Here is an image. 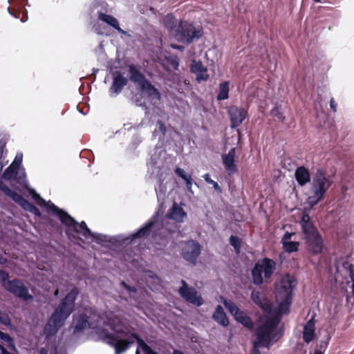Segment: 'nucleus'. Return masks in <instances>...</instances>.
Here are the masks:
<instances>
[{
  "mask_svg": "<svg viewBox=\"0 0 354 354\" xmlns=\"http://www.w3.org/2000/svg\"><path fill=\"white\" fill-rule=\"evenodd\" d=\"M297 284L296 279L289 274L284 275L276 286L275 299L277 303V314L267 317L257 327V339L254 341L255 346L269 348L277 342L283 335L282 328H278L281 316L290 311L292 299V292Z\"/></svg>",
  "mask_w": 354,
  "mask_h": 354,
  "instance_id": "nucleus-1",
  "label": "nucleus"
},
{
  "mask_svg": "<svg viewBox=\"0 0 354 354\" xmlns=\"http://www.w3.org/2000/svg\"><path fill=\"white\" fill-rule=\"evenodd\" d=\"M67 220L64 225L66 227V233L68 237L71 232L80 236L82 242L91 241L102 246L120 247L130 243L136 239L147 237L151 232L156 233L161 223L158 221V214L156 212L147 223L140 227L136 232L125 236L123 234L109 236L104 234L92 232L84 221L77 222L71 215H66Z\"/></svg>",
  "mask_w": 354,
  "mask_h": 354,
  "instance_id": "nucleus-2",
  "label": "nucleus"
},
{
  "mask_svg": "<svg viewBox=\"0 0 354 354\" xmlns=\"http://www.w3.org/2000/svg\"><path fill=\"white\" fill-rule=\"evenodd\" d=\"M111 330L115 334L107 330L102 329L99 332L100 338L106 344L115 348V354H121L127 351L136 341L138 348H141L145 354H158L153 350L138 334L131 333L129 328L122 324H113Z\"/></svg>",
  "mask_w": 354,
  "mask_h": 354,
  "instance_id": "nucleus-3",
  "label": "nucleus"
},
{
  "mask_svg": "<svg viewBox=\"0 0 354 354\" xmlns=\"http://www.w3.org/2000/svg\"><path fill=\"white\" fill-rule=\"evenodd\" d=\"M79 294V289L73 287L60 301L44 326V333L46 338L54 336L64 325L66 320L75 310V301Z\"/></svg>",
  "mask_w": 354,
  "mask_h": 354,
  "instance_id": "nucleus-4",
  "label": "nucleus"
},
{
  "mask_svg": "<svg viewBox=\"0 0 354 354\" xmlns=\"http://www.w3.org/2000/svg\"><path fill=\"white\" fill-rule=\"evenodd\" d=\"M333 184V180L323 167L317 168L313 174L306 203L311 208L324 200L326 194Z\"/></svg>",
  "mask_w": 354,
  "mask_h": 354,
  "instance_id": "nucleus-5",
  "label": "nucleus"
},
{
  "mask_svg": "<svg viewBox=\"0 0 354 354\" xmlns=\"http://www.w3.org/2000/svg\"><path fill=\"white\" fill-rule=\"evenodd\" d=\"M307 250L314 254H320L324 248V240L318 230L311 221L310 216L304 213L299 221Z\"/></svg>",
  "mask_w": 354,
  "mask_h": 354,
  "instance_id": "nucleus-6",
  "label": "nucleus"
},
{
  "mask_svg": "<svg viewBox=\"0 0 354 354\" xmlns=\"http://www.w3.org/2000/svg\"><path fill=\"white\" fill-rule=\"evenodd\" d=\"M203 36V31L185 20H179L178 26L174 37L176 41L186 45L193 43Z\"/></svg>",
  "mask_w": 354,
  "mask_h": 354,
  "instance_id": "nucleus-7",
  "label": "nucleus"
},
{
  "mask_svg": "<svg viewBox=\"0 0 354 354\" xmlns=\"http://www.w3.org/2000/svg\"><path fill=\"white\" fill-rule=\"evenodd\" d=\"M167 152L162 147L156 146L149 161L147 162L148 172L154 178H162L165 169Z\"/></svg>",
  "mask_w": 354,
  "mask_h": 354,
  "instance_id": "nucleus-8",
  "label": "nucleus"
},
{
  "mask_svg": "<svg viewBox=\"0 0 354 354\" xmlns=\"http://www.w3.org/2000/svg\"><path fill=\"white\" fill-rule=\"evenodd\" d=\"M221 300L224 306L237 322L241 324L244 327L248 329L253 328L254 323L252 319L244 311L241 310L234 302L226 299L223 297H221Z\"/></svg>",
  "mask_w": 354,
  "mask_h": 354,
  "instance_id": "nucleus-9",
  "label": "nucleus"
},
{
  "mask_svg": "<svg viewBox=\"0 0 354 354\" xmlns=\"http://www.w3.org/2000/svg\"><path fill=\"white\" fill-rule=\"evenodd\" d=\"M342 193L343 198L348 202L354 201V161L346 167V171L342 179Z\"/></svg>",
  "mask_w": 354,
  "mask_h": 354,
  "instance_id": "nucleus-10",
  "label": "nucleus"
},
{
  "mask_svg": "<svg viewBox=\"0 0 354 354\" xmlns=\"http://www.w3.org/2000/svg\"><path fill=\"white\" fill-rule=\"evenodd\" d=\"M29 193L32 196L33 200H35L40 206L46 207V210L48 212H50L52 214L56 216L60 222L64 225L65 221L67 220L66 215H70L67 212L64 211L62 209H60L54 203H53L50 201H46L44 198H42L39 194L36 192V191L31 188L29 189Z\"/></svg>",
  "mask_w": 354,
  "mask_h": 354,
  "instance_id": "nucleus-11",
  "label": "nucleus"
},
{
  "mask_svg": "<svg viewBox=\"0 0 354 354\" xmlns=\"http://www.w3.org/2000/svg\"><path fill=\"white\" fill-rule=\"evenodd\" d=\"M201 250L202 247L196 240L189 239L185 242L180 255L185 261L196 266Z\"/></svg>",
  "mask_w": 354,
  "mask_h": 354,
  "instance_id": "nucleus-12",
  "label": "nucleus"
},
{
  "mask_svg": "<svg viewBox=\"0 0 354 354\" xmlns=\"http://www.w3.org/2000/svg\"><path fill=\"white\" fill-rule=\"evenodd\" d=\"M181 287L178 289V294L186 301L199 307L203 304V299L198 291L189 286L183 279L180 281Z\"/></svg>",
  "mask_w": 354,
  "mask_h": 354,
  "instance_id": "nucleus-13",
  "label": "nucleus"
},
{
  "mask_svg": "<svg viewBox=\"0 0 354 354\" xmlns=\"http://www.w3.org/2000/svg\"><path fill=\"white\" fill-rule=\"evenodd\" d=\"M4 288L25 301L33 299V297L29 293L28 288L19 279L10 280Z\"/></svg>",
  "mask_w": 354,
  "mask_h": 354,
  "instance_id": "nucleus-14",
  "label": "nucleus"
},
{
  "mask_svg": "<svg viewBox=\"0 0 354 354\" xmlns=\"http://www.w3.org/2000/svg\"><path fill=\"white\" fill-rule=\"evenodd\" d=\"M109 12H111L109 6L103 0H93L87 10L88 15L91 20H95L97 17L100 20L103 15Z\"/></svg>",
  "mask_w": 354,
  "mask_h": 354,
  "instance_id": "nucleus-15",
  "label": "nucleus"
},
{
  "mask_svg": "<svg viewBox=\"0 0 354 354\" xmlns=\"http://www.w3.org/2000/svg\"><path fill=\"white\" fill-rule=\"evenodd\" d=\"M231 122V128L235 129L240 126L247 115V111L241 107L231 106L227 110Z\"/></svg>",
  "mask_w": 354,
  "mask_h": 354,
  "instance_id": "nucleus-16",
  "label": "nucleus"
},
{
  "mask_svg": "<svg viewBox=\"0 0 354 354\" xmlns=\"http://www.w3.org/2000/svg\"><path fill=\"white\" fill-rule=\"evenodd\" d=\"M128 80L120 72H115L113 76V82L109 88V95L111 97L118 95L123 88L127 84Z\"/></svg>",
  "mask_w": 354,
  "mask_h": 354,
  "instance_id": "nucleus-17",
  "label": "nucleus"
},
{
  "mask_svg": "<svg viewBox=\"0 0 354 354\" xmlns=\"http://www.w3.org/2000/svg\"><path fill=\"white\" fill-rule=\"evenodd\" d=\"M236 148L233 147L230 149L227 153L221 156L223 164L225 169L230 174H234L237 171V167L235 164Z\"/></svg>",
  "mask_w": 354,
  "mask_h": 354,
  "instance_id": "nucleus-18",
  "label": "nucleus"
},
{
  "mask_svg": "<svg viewBox=\"0 0 354 354\" xmlns=\"http://www.w3.org/2000/svg\"><path fill=\"white\" fill-rule=\"evenodd\" d=\"M315 315L314 313L304 326L302 337L307 344L312 342L315 337Z\"/></svg>",
  "mask_w": 354,
  "mask_h": 354,
  "instance_id": "nucleus-19",
  "label": "nucleus"
},
{
  "mask_svg": "<svg viewBox=\"0 0 354 354\" xmlns=\"http://www.w3.org/2000/svg\"><path fill=\"white\" fill-rule=\"evenodd\" d=\"M295 178L300 187L310 183L312 179L309 169L304 166L297 167L295 171Z\"/></svg>",
  "mask_w": 354,
  "mask_h": 354,
  "instance_id": "nucleus-20",
  "label": "nucleus"
},
{
  "mask_svg": "<svg viewBox=\"0 0 354 354\" xmlns=\"http://www.w3.org/2000/svg\"><path fill=\"white\" fill-rule=\"evenodd\" d=\"M129 80L139 86V88L143 86L144 84L147 81L145 76L133 65L129 66Z\"/></svg>",
  "mask_w": 354,
  "mask_h": 354,
  "instance_id": "nucleus-21",
  "label": "nucleus"
},
{
  "mask_svg": "<svg viewBox=\"0 0 354 354\" xmlns=\"http://www.w3.org/2000/svg\"><path fill=\"white\" fill-rule=\"evenodd\" d=\"M257 264H260L266 278H270L276 270V262L269 258H263Z\"/></svg>",
  "mask_w": 354,
  "mask_h": 354,
  "instance_id": "nucleus-22",
  "label": "nucleus"
},
{
  "mask_svg": "<svg viewBox=\"0 0 354 354\" xmlns=\"http://www.w3.org/2000/svg\"><path fill=\"white\" fill-rule=\"evenodd\" d=\"M169 216L171 219L178 223H183L187 218V215L181 207L178 206L176 203H174L170 209Z\"/></svg>",
  "mask_w": 354,
  "mask_h": 354,
  "instance_id": "nucleus-23",
  "label": "nucleus"
},
{
  "mask_svg": "<svg viewBox=\"0 0 354 354\" xmlns=\"http://www.w3.org/2000/svg\"><path fill=\"white\" fill-rule=\"evenodd\" d=\"M213 319L223 327L229 325L228 317L221 305H218L212 315Z\"/></svg>",
  "mask_w": 354,
  "mask_h": 354,
  "instance_id": "nucleus-24",
  "label": "nucleus"
},
{
  "mask_svg": "<svg viewBox=\"0 0 354 354\" xmlns=\"http://www.w3.org/2000/svg\"><path fill=\"white\" fill-rule=\"evenodd\" d=\"M142 93L146 94L148 97L159 100L161 95L159 91L148 80L144 84L143 86L140 88Z\"/></svg>",
  "mask_w": 354,
  "mask_h": 354,
  "instance_id": "nucleus-25",
  "label": "nucleus"
},
{
  "mask_svg": "<svg viewBox=\"0 0 354 354\" xmlns=\"http://www.w3.org/2000/svg\"><path fill=\"white\" fill-rule=\"evenodd\" d=\"M163 23L164 26L170 34L174 36V33L177 31L179 20H178L172 14H167L163 19Z\"/></svg>",
  "mask_w": 354,
  "mask_h": 354,
  "instance_id": "nucleus-26",
  "label": "nucleus"
},
{
  "mask_svg": "<svg viewBox=\"0 0 354 354\" xmlns=\"http://www.w3.org/2000/svg\"><path fill=\"white\" fill-rule=\"evenodd\" d=\"M17 204L24 210L32 213L35 215L39 216L41 214L39 209L34 204L26 200L23 196L19 200Z\"/></svg>",
  "mask_w": 354,
  "mask_h": 354,
  "instance_id": "nucleus-27",
  "label": "nucleus"
},
{
  "mask_svg": "<svg viewBox=\"0 0 354 354\" xmlns=\"http://www.w3.org/2000/svg\"><path fill=\"white\" fill-rule=\"evenodd\" d=\"M8 12L13 16L16 19H20L22 23L26 22L28 20V12L27 10L24 8V10H20V7L15 8L13 7L11 8L10 7H8Z\"/></svg>",
  "mask_w": 354,
  "mask_h": 354,
  "instance_id": "nucleus-28",
  "label": "nucleus"
},
{
  "mask_svg": "<svg viewBox=\"0 0 354 354\" xmlns=\"http://www.w3.org/2000/svg\"><path fill=\"white\" fill-rule=\"evenodd\" d=\"M88 325V316L86 314H81L73 327V333L82 332Z\"/></svg>",
  "mask_w": 354,
  "mask_h": 354,
  "instance_id": "nucleus-29",
  "label": "nucleus"
},
{
  "mask_svg": "<svg viewBox=\"0 0 354 354\" xmlns=\"http://www.w3.org/2000/svg\"><path fill=\"white\" fill-rule=\"evenodd\" d=\"M230 83L228 81H224L219 84L218 93L216 96L218 101L225 100L229 97Z\"/></svg>",
  "mask_w": 354,
  "mask_h": 354,
  "instance_id": "nucleus-30",
  "label": "nucleus"
},
{
  "mask_svg": "<svg viewBox=\"0 0 354 354\" xmlns=\"http://www.w3.org/2000/svg\"><path fill=\"white\" fill-rule=\"evenodd\" d=\"M262 269L260 264L256 263L251 271L253 283L255 285H261L263 283V278L262 276Z\"/></svg>",
  "mask_w": 354,
  "mask_h": 354,
  "instance_id": "nucleus-31",
  "label": "nucleus"
},
{
  "mask_svg": "<svg viewBox=\"0 0 354 354\" xmlns=\"http://www.w3.org/2000/svg\"><path fill=\"white\" fill-rule=\"evenodd\" d=\"M251 300L257 306L261 308H264L266 306V302L264 297L261 295V293L256 290H254L251 292L250 295Z\"/></svg>",
  "mask_w": 354,
  "mask_h": 354,
  "instance_id": "nucleus-32",
  "label": "nucleus"
},
{
  "mask_svg": "<svg viewBox=\"0 0 354 354\" xmlns=\"http://www.w3.org/2000/svg\"><path fill=\"white\" fill-rule=\"evenodd\" d=\"M156 125L157 127L153 132V136L155 138L158 136V140H161L163 139L166 134L167 129L164 122L160 120L157 121Z\"/></svg>",
  "mask_w": 354,
  "mask_h": 354,
  "instance_id": "nucleus-33",
  "label": "nucleus"
},
{
  "mask_svg": "<svg viewBox=\"0 0 354 354\" xmlns=\"http://www.w3.org/2000/svg\"><path fill=\"white\" fill-rule=\"evenodd\" d=\"M159 179L158 187L155 188L156 196L158 202L163 201L165 198L167 187L163 183V180H161V178H158Z\"/></svg>",
  "mask_w": 354,
  "mask_h": 354,
  "instance_id": "nucleus-34",
  "label": "nucleus"
},
{
  "mask_svg": "<svg viewBox=\"0 0 354 354\" xmlns=\"http://www.w3.org/2000/svg\"><path fill=\"white\" fill-rule=\"evenodd\" d=\"M0 190L6 196L10 197L17 203L22 196L20 194L10 189L5 183L0 187Z\"/></svg>",
  "mask_w": 354,
  "mask_h": 354,
  "instance_id": "nucleus-35",
  "label": "nucleus"
},
{
  "mask_svg": "<svg viewBox=\"0 0 354 354\" xmlns=\"http://www.w3.org/2000/svg\"><path fill=\"white\" fill-rule=\"evenodd\" d=\"M282 248L283 250L287 253H292L297 252L299 250V248L300 245L299 242L298 241H288L281 243Z\"/></svg>",
  "mask_w": 354,
  "mask_h": 354,
  "instance_id": "nucleus-36",
  "label": "nucleus"
},
{
  "mask_svg": "<svg viewBox=\"0 0 354 354\" xmlns=\"http://www.w3.org/2000/svg\"><path fill=\"white\" fill-rule=\"evenodd\" d=\"M18 170L14 167L9 165L3 172L2 178L7 180L12 179L16 180V175H17Z\"/></svg>",
  "mask_w": 354,
  "mask_h": 354,
  "instance_id": "nucleus-37",
  "label": "nucleus"
},
{
  "mask_svg": "<svg viewBox=\"0 0 354 354\" xmlns=\"http://www.w3.org/2000/svg\"><path fill=\"white\" fill-rule=\"evenodd\" d=\"M100 20L113 28L115 30H117L120 26L118 19L110 15H107V13L103 15V17H102Z\"/></svg>",
  "mask_w": 354,
  "mask_h": 354,
  "instance_id": "nucleus-38",
  "label": "nucleus"
},
{
  "mask_svg": "<svg viewBox=\"0 0 354 354\" xmlns=\"http://www.w3.org/2000/svg\"><path fill=\"white\" fill-rule=\"evenodd\" d=\"M191 71L193 73H201L207 71V68L203 65L201 61L192 60L190 66Z\"/></svg>",
  "mask_w": 354,
  "mask_h": 354,
  "instance_id": "nucleus-39",
  "label": "nucleus"
},
{
  "mask_svg": "<svg viewBox=\"0 0 354 354\" xmlns=\"http://www.w3.org/2000/svg\"><path fill=\"white\" fill-rule=\"evenodd\" d=\"M229 243L232 245L236 253L240 252L241 240L236 235H231L229 239Z\"/></svg>",
  "mask_w": 354,
  "mask_h": 354,
  "instance_id": "nucleus-40",
  "label": "nucleus"
},
{
  "mask_svg": "<svg viewBox=\"0 0 354 354\" xmlns=\"http://www.w3.org/2000/svg\"><path fill=\"white\" fill-rule=\"evenodd\" d=\"M16 181L24 186L28 184L26 173L24 168L19 169L17 175H16Z\"/></svg>",
  "mask_w": 354,
  "mask_h": 354,
  "instance_id": "nucleus-41",
  "label": "nucleus"
},
{
  "mask_svg": "<svg viewBox=\"0 0 354 354\" xmlns=\"http://www.w3.org/2000/svg\"><path fill=\"white\" fill-rule=\"evenodd\" d=\"M175 174L181 178L185 183L193 180L191 174L187 173L183 169L180 167H176L174 170Z\"/></svg>",
  "mask_w": 354,
  "mask_h": 354,
  "instance_id": "nucleus-42",
  "label": "nucleus"
},
{
  "mask_svg": "<svg viewBox=\"0 0 354 354\" xmlns=\"http://www.w3.org/2000/svg\"><path fill=\"white\" fill-rule=\"evenodd\" d=\"M168 64L171 66L174 70H177L179 66V59L176 55H170L165 57Z\"/></svg>",
  "mask_w": 354,
  "mask_h": 354,
  "instance_id": "nucleus-43",
  "label": "nucleus"
},
{
  "mask_svg": "<svg viewBox=\"0 0 354 354\" xmlns=\"http://www.w3.org/2000/svg\"><path fill=\"white\" fill-rule=\"evenodd\" d=\"M203 178L205 180V182L208 184H210L212 185L214 189L218 193L222 192V189L219 186V185L214 180H213L211 178L209 174H205L203 176Z\"/></svg>",
  "mask_w": 354,
  "mask_h": 354,
  "instance_id": "nucleus-44",
  "label": "nucleus"
},
{
  "mask_svg": "<svg viewBox=\"0 0 354 354\" xmlns=\"http://www.w3.org/2000/svg\"><path fill=\"white\" fill-rule=\"evenodd\" d=\"M23 161V153L21 152L17 153L15 158L12 162L10 165L15 168L19 169Z\"/></svg>",
  "mask_w": 354,
  "mask_h": 354,
  "instance_id": "nucleus-45",
  "label": "nucleus"
},
{
  "mask_svg": "<svg viewBox=\"0 0 354 354\" xmlns=\"http://www.w3.org/2000/svg\"><path fill=\"white\" fill-rule=\"evenodd\" d=\"M1 340L6 342L7 343L8 346L11 350L16 351V346L15 344L14 339L11 337L8 333H5Z\"/></svg>",
  "mask_w": 354,
  "mask_h": 354,
  "instance_id": "nucleus-46",
  "label": "nucleus"
},
{
  "mask_svg": "<svg viewBox=\"0 0 354 354\" xmlns=\"http://www.w3.org/2000/svg\"><path fill=\"white\" fill-rule=\"evenodd\" d=\"M8 281H10L9 279V274L5 270H0V283L1 286L5 288L7 284L8 283Z\"/></svg>",
  "mask_w": 354,
  "mask_h": 354,
  "instance_id": "nucleus-47",
  "label": "nucleus"
},
{
  "mask_svg": "<svg viewBox=\"0 0 354 354\" xmlns=\"http://www.w3.org/2000/svg\"><path fill=\"white\" fill-rule=\"evenodd\" d=\"M271 115L274 117L277 118L280 121L283 122L285 120V116L280 111L279 107L278 106H275L270 112Z\"/></svg>",
  "mask_w": 354,
  "mask_h": 354,
  "instance_id": "nucleus-48",
  "label": "nucleus"
},
{
  "mask_svg": "<svg viewBox=\"0 0 354 354\" xmlns=\"http://www.w3.org/2000/svg\"><path fill=\"white\" fill-rule=\"evenodd\" d=\"M196 75V79L198 82H200L201 81H206L209 77V75L207 74V71L197 73Z\"/></svg>",
  "mask_w": 354,
  "mask_h": 354,
  "instance_id": "nucleus-49",
  "label": "nucleus"
},
{
  "mask_svg": "<svg viewBox=\"0 0 354 354\" xmlns=\"http://www.w3.org/2000/svg\"><path fill=\"white\" fill-rule=\"evenodd\" d=\"M120 286L129 292H136L137 291L136 287L129 286L124 281L120 282Z\"/></svg>",
  "mask_w": 354,
  "mask_h": 354,
  "instance_id": "nucleus-50",
  "label": "nucleus"
},
{
  "mask_svg": "<svg viewBox=\"0 0 354 354\" xmlns=\"http://www.w3.org/2000/svg\"><path fill=\"white\" fill-rule=\"evenodd\" d=\"M0 323L5 326H8L10 324L8 316L6 314H2L1 311L0 312Z\"/></svg>",
  "mask_w": 354,
  "mask_h": 354,
  "instance_id": "nucleus-51",
  "label": "nucleus"
},
{
  "mask_svg": "<svg viewBox=\"0 0 354 354\" xmlns=\"http://www.w3.org/2000/svg\"><path fill=\"white\" fill-rule=\"evenodd\" d=\"M142 142V138L140 136L136 135L132 138L131 145L134 148H136Z\"/></svg>",
  "mask_w": 354,
  "mask_h": 354,
  "instance_id": "nucleus-52",
  "label": "nucleus"
},
{
  "mask_svg": "<svg viewBox=\"0 0 354 354\" xmlns=\"http://www.w3.org/2000/svg\"><path fill=\"white\" fill-rule=\"evenodd\" d=\"M294 235H295L294 232H286L281 238V243L288 242V241H291L290 239H292V236H294Z\"/></svg>",
  "mask_w": 354,
  "mask_h": 354,
  "instance_id": "nucleus-53",
  "label": "nucleus"
},
{
  "mask_svg": "<svg viewBox=\"0 0 354 354\" xmlns=\"http://www.w3.org/2000/svg\"><path fill=\"white\" fill-rule=\"evenodd\" d=\"M6 140L4 139H1L0 140V156H2L3 155L4 152L6 153Z\"/></svg>",
  "mask_w": 354,
  "mask_h": 354,
  "instance_id": "nucleus-54",
  "label": "nucleus"
},
{
  "mask_svg": "<svg viewBox=\"0 0 354 354\" xmlns=\"http://www.w3.org/2000/svg\"><path fill=\"white\" fill-rule=\"evenodd\" d=\"M337 104L336 103L333 98H331L330 100V107L333 112L337 111Z\"/></svg>",
  "mask_w": 354,
  "mask_h": 354,
  "instance_id": "nucleus-55",
  "label": "nucleus"
},
{
  "mask_svg": "<svg viewBox=\"0 0 354 354\" xmlns=\"http://www.w3.org/2000/svg\"><path fill=\"white\" fill-rule=\"evenodd\" d=\"M116 30L119 33L124 35L125 37H128L129 39L132 37L131 34H129L127 31L122 30L120 26L118 28V29Z\"/></svg>",
  "mask_w": 354,
  "mask_h": 354,
  "instance_id": "nucleus-56",
  "label": "nucleus"
},
{
  "mask_svg": "<svg viewBox=\"0 0 354 354\" xmlns=\"http://www.w3.org/2000/svg\"><path fill=\"white\" fill-rule=\"evenodd\" d=\"M185 185H186V188H187L188 192H189L191 194H194V192L192 191V187L193 185V180L185 183Z\"/></svg>",
  "mask_w": 354,
  "mask_h": 354,
  "instance_id": "nucleus-57",
  "label": "nucleus"
},
{
  "mask_svg": "<svg viewBox=\"0 0 354 354\" xmlns=\"http://www.w3.org/2000/svg\"><path fill=\"white\" fill-rule=\"evenodd\" d=\"M171 47L173 49L178 50L180 51H184V50L185 48L184 46L178 45V44H171Z\"/></svg>",
  "mask_w": 354,
  "mask_h": 354,
  "instance_id": "nucleus-58",
  "label": "nucleus"
},
{
  "mask_svg": "<svg viewBox=\"0 0 354 354\" xmlns=\"http://www.w3.org/2000/svg\"><path fill=\"white\" fill-rule=\"evenodd\" d=\"M48 350L44 347H42L39 349V354H48ZM53 354H57V348H55Z\"/></svg>",
  "mask_w": 354,
  "mask_h": 354,
  "instance_id": "nucleus-59",
  "label": "nucleus"
},
{
  "mask_svg": "<svg viewBox=\"0 0 354 354\" xmlns=\"http://www.w3.org/2000/svg\"><path fill=\"white\" fill-rule=\"evenodd\" d=\"M261 346H255L254 344H253V349H252V352L251 354H261L260 351L259 350V348H260Z\"/></svg>",
  "mask_w": 354,
  "mask_h": 354,
  "instance_id": "nucleus-60",
  "label": "nucleus"
},
{
  "mask_svg": "<svg viewBox=\"0 0 354 354\" xmlns=\"http://www.w3.org/2000/svg\"><path fill=\"white\" fill-rule=\"evenodd\" d=\"M147 273L149 274H148V277L151 279H158V276L152 271L151 270H148L147 271Z\"/></svg>",
  "mask_w": 354,
  "mask_h": 354,
  "instance_id": "nucleus-61",
  "label": "nucleus"
},
{
  "mask_svg": "<svg viewBox=\"0 0 354 354\" xmlns=\"http://www.w3.org/2000/svg\"><path fill=\"white\" fill-rule=\"evenodd\" d=\"M7 263V259L0 254V265H3Z\"/></svg>",
  "mask_w": 354,
  "mask_h": 354,
  "instance_id": "nucleus-62",
  "label": "nucleus"
},
{
  "mask_svg": "<svg viewBox=\"0 0 354 354\" xmlns=\"http://www.w3.org/2000/svg\"><path fill=\"white\" fill-rule=\"evenodd\" d=\"M93 29H94V32L97 35H102L103 32L98 28L95 27V24H94L93 26Z\"/></svg>",
  "mask_w": 354,
  "mask_h": 354,
  "instance_id": "nucleus-63",
  "label": "nucleus"
},
{
  "mask_svg": "<svg viewBox=\"0 0 354 354\" xmlns=\"http://www.w3.org/2000/svg\"><path fill=\"white\" fill-rule=\"evenodd\" d=\"M349 276H350V278H351V280L352 281L353 283H354V270H350V272H349Z\"/></svg>",
  "mask_w": 354,
  "mask_h": 354,
  "instance_id": "nucleus-64",
  "label": "nucleus"
}]
</instances>
